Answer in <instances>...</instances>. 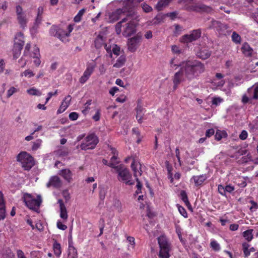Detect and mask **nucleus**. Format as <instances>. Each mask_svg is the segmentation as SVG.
I'll use <instances>...</instances> for the list:
<instances>
[{"instance_id": "nucleus-1", "label": "nucleus", "mask_w": 258, "mask_h": 258, "mask_svg": "<svg viewBox=\"0 0 258 258\" xmlns=\"http://www.w3.org/2000/svg\"><path fill=\"white\" fill-rule=\"evenodd\" d=\"M174 61V58L171 60V67L176 66L181 67L180 71L174 75L173 83L175 88L185 78L188 80L194 79L203 73L205 70L204 64L197 60L184 61L179 64L175 63Z\"/></svg>"}, {"instance_id": "nucleus-4", "label": "nucleus", "mask_w": 258, "mask_h": 258, "mask_svg": "<svg viewBox=\"0 0 258 258\" xmlns=\"http://www.w3.org/2000/svg\"><path fill=\"white\" fill-rule=\"evenodd\" d=\"M158 242L160 247L159 257L169 258L171 246L168 239L164 236H161L158 237Z\"/></svg>"}, {"instance_id": "nucleus-45", "label": "nucleus", "mask_w": 258, "mask_h": 258, "mask_svg": "<svg viewBox=\"0 0 258 258\" xmlns=\"http://www.w3.org/2000/svg\"><path fill=\"white\" fill-rule=\"evenodd\" d=\"M18 92V90L14 87H11L7 91V97L10 98L14 93Z\"/></svg>"}, {"instance_id": "nucleus-56", "label": "nucleus", "mask_w": 258, "mask_h": 258, "mask_svg": "<svg viewBox=\"0 0 258 258\" xmlns=\"http://www.w3.org/2000/svg\"><path fill=\"white\" fill-rule=\"evenodd\" d=\"M178 211L182 216L184 217H187V212L183 207L178 206Z\"/></svg>"}, {"instance_id": "nucleus-13", "label": "nucleus", "mask_w": 258, "mask_h": 258, "mask_svg": "<svg viewBox=\"0 0 258 258\" xmlns=\"http://www.w3.org/2000/svg\"><path fill=\"white\" fill-rule=\"evenodd\" d=\"M142 37L138 35L130 38L127 42L128 49L131 52L135 51L140 45Z\"/></svg>"}, {"instance_id": "nucleus-21", "label": "nucleus", "mask_w": 258, "mask_h": 258, "mask_svg": "<svg viewBox=\"0 0 258 258\" xmlns=\"http://www.w3.org/2000/svg\"><path fill=\"white\" fill-rule=\"evenodd\" d=\"M59 174L69 183H70L73 180V173L69 169L60 170Z\"/></svg>"}, {"instance_id": "nucleus-20", "label": "nucleus", "mask_w": 258, "mask_h": 258, "mask_svg": "<svg viewBox=\"0 0 258 258\" xmlns=\"http://www.w3.org/2000/svg\"><path fill=\"white\" fill-rule=\"evenodd\" d=\"M60 209V217L63 221H66L68 218V213L66 207L63 203L62 200L59 199L57 201Z\"/></svg>"}, {"instance_id": "nucleus-15", "label": "nucleus", "mask_w": 258, "mask_h": 258, "mask_svg": "<svg viewBox=\"0 0 258 258\" xmlns=\"http://www.w3.org/2000/svg\"><path fill=\"white\" fill-rule=\"evenodd\" d=\"M24 44V38L23 34L22 33H19L17 34L15 37V41L14 46H15L16 50L19 51H21Z\"/></svg>"}, {"instance_id": "nucleus-12", "label": "nucleus", "mask_w": 258, "mask_h": 258, "mask_svg": "<svg viewBox=\"0 0 258 258\" xmlns=\"http://www.w3.org/2000/svg\"><path fill=\"white\" fill-rule=\"evenodd\" d=\"M96 65L94 63H89L87 65V68L83 73V76L80 78L79 82L81 84H84L94 72Z\"/></svg>"}, {"instance_id": "nucleus-11", "label": "nucleus", "mask_w": 258, "mask_h": 258, "mask_svg": "<svg viewBox=\"0 0 258 258\" xmlns=\"http://www.w3.org/2000/svg\"><path fill=\"white\" fill-rule=\"evenodd\" d=\"M49 33L51 36L58 38L62 42L66 41L67 37L69 36V33L57 26H52L50 29Z\"/></svg>"}, {"instance_id": "nucleus-30", "label": "nucleus", "mask_w": 258, "mask_h": 258, "mask_svg": "<svg viewBox=\"0 0 258 258\" xmlns=\"http://www.w3.org/2000/svg\"><path fill=\"white\" fill-rule=\"evenodd\" d=\"M68 257L69 258H77L78 253L77 249L72 245L70 244L68 248Z\"/></svg>"}, {"instance_id": "nucleus-17", "label": "nucleus", "mask_w": 258, "mask_h": 258, "mask_svg": "<svg viewBox=\"0 0 258 258\" xmlns=\"http://www.w3.org/2000/svg\"><path fill=\"white\" fill-rule=\"evenodd\" d=\"M211 54V52L207 47H202L197 52V56L203 59L209 58Z\"/></svg>"}, {"instance_id": "nucleus-53", "label": "nucleus", "mask_w": 258, "mask_h": 258, "mask_svg": "<svg viewBox=\"0 0 258 258\" xmlns=\"http://www.w3.org/2000/svg\"><path fill=\"white\" fill-rule=\"evenodd\" d=\"M136 180L137 182V190L136 191V192L137 194L140 193L141 192V189L142 187V184L139 180L138 178H136Z\"/></svg>"}, {"instance_id": "nucleus-9", "label": "nucleus", "mask_w": 258, "mask_h": 258, "mask_svg": "<svg viewBox=\"0 0 258 258\" xmlns=\"http://www.w3.org/2000/svg\"><path fill=\"white\" fill-rule=\"evenodd\" d=\"M16 20L20 25V27L23 29L27 27L29 19L27 14L22 7L20 5L16 7Z\"/></svg>"}, {"instance_id": "nucleus-36", "label": "nucleus", "mask_w": 258, "mask_h": 258, "mask_svg": "<svg viewBox=\"0 0 258 258\" xmlns=\"http://www.w3.org/2000/svg\"><path fill=\"white\" fill-rule=\"evenodd\" d=\"M27 93L31 95L40 96L41 95L42 93L40 91L36 89L34 87L31 88L27 91Z\"/></svg>"}, {"instance_id": "nucleus-40", "label": "nucleus", "mask_w": 258, "mask_h": 258, "mask_svg": "<svg viewBox=\"0 0 258 258\" xmlns=\"http://www.w3.org/2000/svg\"><path fill=\"white\" fill-rule=\"evenodd\" d=\"M231 38L233 42L236 44H239L241 42V37L240 35L235 31L232 33Z\"/></svg>"}, {"instance_id": "nucleus-39", "label": "nucleus", "mask_w": 258, "mask_h": 258, "mask_svg": "<svg viewBox=\"0 0 258 258\" xmlns=\"http://www.w3.org/2000/svg\"><path fill=\"white\" fill-rule=\"evenodd\" d=\"M53 250L55 254L57 256H59L61 254V247L60 245L58 243H54L53 244Z\"/></svg>"}, {"instance_id": "nucleus-25", "label": "nucleus", "mask_w": 258, "mask_h": 258, "mask_svg": "<svg viewBox=\"0 0 258 258\" xmlns=\"http://www.w3.org/2000/svg\"><path fill=\"white\" fill-rule=\"evenodd\" d=\"M241 49L242 53L245 56L249 57L252 56L253 50L247 42H244L242 44Z\"/></svg>"}, {"instance_id": "nucleus-16", "label": "nucleus", "mask_w": 258, "mask_h": 258, "mask_svg": "<svg viewBox=\"0 0 258 258\" xmlns=\"http://www.w3.org/2000/svg\"><path fill=\"white\" fill-rule=\"evenodd\" d=\"M235 189L233 186L231 184H228L224 186L223 185L220 184L218 186V191L219 193L223 196H226V193H231Z\"/></svg>"}, {"instance_id": "nucleus-19", "label": "nucleus", "mask_w": 258, "mask_h": 258, "mask_svg": "<svg viewBox=\"0 0 258 258\" xmlns=\"http://www.w3.org/2000/svg\"><path fill=\"white\" fill-rule=\"evenodd\" d=\"M131 168L134 171V175L136 178H138V176L142 175L143 171L141 170V165L139 162L133 160L131 164Z\"/></svg>"}, {"instance_id": "nucleus-23", "label": "nucleus", "mask_w": 258, "mask_h": 258, "mask_svg": "<svg viewBox=\"0 0 258 258\" xmlns=\"http://www.w3.org/2000/svg\"><path fill=\"white\" fill-rule=\"evenodd\" d=\"M242 247L245 257H248L250 254L251 252H253L255 251V248L253 247H251V245L246 242L242 243Z\"/></svg>"}, {"instance_id": "nucleus-64", "label": "nucleus", "mask_w": 258, "mask_h": 258, "mask_svg": "<svg viewBox=\"0 0 258 258\" xmlns=\"http://www.w3.org/2000/svg\"><path fill=\"white\" fill-rule=\"evenodd\" d=\"M253 98L255 99H258V84L254 88Z\"/></svg>"}, {"instance_id": "nucleus-51", "label": "nucleus", "mask_w": 258, "mask_h": 258, "mask_svg": "<svg viewBox=\"0 0 258 258\" xmlns=\"http://www.w3.org/2000/svg\"><path fill=\"white\" fill-rule=\"evenodd\" d=\"M250 203L251 204V206L249 208V209L252 212L258 209V205L255 202L253 201H250Z\"/></svg>"}, {"instance_id": "nucleus-59", "label": "nucleus", "mask_w": 258, "mask_h": 258, "mask_svg": "<svg viewBox=\"0 0 258 258\" xmlns=\"http://www.w3.org/2000/svg\"><path fill=\"white\" fill-rule=\"evenodd\" d=\"M106 195V190L104 188H101L99 192V197L102 200H104Z\"/></svg>"}, {"instance_id": "nucleus-33", "label": "nucleus", "mask_w": 258, "mask_h": 258, "mask_svg": "<svg viewBox=\"0 0 258 258\" xmlns=\"http://www.w3.org/2000/svg\"><path fill=\"white\" fill-rule=\"evenodd\" d=\"M125 62V57L123 55H121L117 59L116 62L113 64V67L119 68L121 67Z\"/></svg>"}, {"instance_id": "nucleus-43", "label": "nucleus", "mask_w": 258, "mask_h": 258, "mask_svg": "<svg viewBox=\"0 0 258 258\" xmlns=\"http://www.w3.org/2000/svg\"><path fill=\"white\" fill-rule=\"evenodd\" d=\"M85 10L84 9L81 10L78 14L74 18V21L75 22H79L81 20V17L84 14Z\"/></svg>"}, {"instance_id": "nucleus-47", "label": "nucleus", "mask_w": 258, "mask_h": 258, "mask_svg": "<svg viewBox=\"0 0 258 258\" xmlns=\"http://www.w3.org/2000/svg\"><path fill=\"white\" fill-rule=\"evenodd\" d=\"M223 101V99L220 97H215L213 98L212 103L213 105L218 106Z\"/></svg>"}, {"instance_id": "nucleus-27", "label": "nucleus", "mask_w": 258, "mask_h": 258, "mask_svg": "<svg viewBox=\"0 0 258 258\" xmlns=\"http://www.w3.org/2000/svg\"><path fill=\"white\" fill-rule=\"evenodd\" d=\"M206 174H202L198 176H193L191 180H194L195 185H201L207 179Z\"/></svg>"}, {"instance_id": "nucleus-18", "label": "nucleus", "mask_w": 258, "mask_h": 258, "mask_svg": "<svg viewBox=\"0 0 258 258\" xmlns=\"http://www.w3.org/2000/svg\"><path fill=\"white\" fill-rule=\"evenodd\" d=\"M136 118L139 123H141L142 122V120L144 119V116L146 112V110L143 107L141 103L139 101L138 102V104L136 108Z\"/></svg>"}, {"instance_id": "nucleus-44", "label": "nucleus", "mask_w": 258, "mask_h": 258, "mask_svg": "<svg viewBox=\"0 0 258 258\" xmlns=\"http://www.w3.org/2000/svg\"><path fill=\"white\" fill-rule=\"evenodd\" d=\"M34 73L30 70H25L23 73L21 74V76H24L29 78H31L34 76Z\"/></svg>"}, {"instance_id": "nucleus-31", "label": "nucleus", "mask_w": 258, "mask_h": 258, "mask_svg": "<svg viewBox=\"0 0 258 258\" xmlns=\"http://www.w3.org/2000/svg\"><path fill=\"white\" fill-rule=\"evenodd\" d=\"M253 229H248L243 232V236L247 242H250L253 238Z\"/></svg>"}, {"instance_id": "nucleus-22", "label": "nucleus", "mask_w": 258, "mask_h": 258, "mask_svg": "<svg viewBox=\"0 0 258 258\" xmlns=\"http://www.w3.org/2000/svg\"><path fill=\"white\" fill-rule=\"evenodd\" d=\"M71 101V97L70 95H68L61 102V104L57 111L58 114L61 113L64 111L68 107Z\"/></svg>"}, {"instance_id": "nucleus-55", "label": "nucleus", "mask_w": 258, "mask_h": 258, "mask_svg": "<svg viewBox=\"0 0 258 258\" xmlns=\"http://www.w3.org/2000/svg\"><path fill=\"white\" fill-rule=\"evenodd\" d=\"M178 14V13L175 11L167 13L166 14V16L170 17L172 20H174L175 18H176Z\"/></svg>"}, {"instance_id": "nucleus-57", "label": "nucleus", "mask_w": 258, "mask_h": 258, "mask_svg": "<svg viewBox=\"0 0 258 258\" xmlns=\"http://www.w3.org/2000/svg\"><path fill=\"white\" fill-rule=\"evenodd\" d=\"M17 256L18 258H27L25 256L24 252L21 249H17Z\"/></svg>"}, {"instance_id": "nucleus-6", "label": "nucleus", "mask_w": 258, "mask_h": 258, "mask_svg": "<svg viewBox=\"0 0 258 258\" xmlns=\"http://www.w3.org/2000/svg\"><path fill=\"white\" fill-rule=\"evenodd\" d=\"M143 0H124L123 2V9H118L115 12L112 13V17H114L115 19H118L117 16L120 14L121 13H124L127 11L129 14L131 12H134L132 10V9L136 6Z\"/></svg>"}, {"instance_id": "nucleus-61", "label": "nucleus", "mask_w": 258, "mask_h": 258, "mask_svg": "<svg viewBox=\"0 0 258 258\" xmlns=\"http://www.w3.org/2000/svg\"><path fill=\"white\" fill-rule=\"evenodd\" d=\"M214 133L215 131L213 128L209 129L206 132V136L207 137H210L214 135Z\"/></svg>"}, {"instance_id": "nucleus-29", "label": "nucleus", "mask_w": 258, "mask_h": 258, "mask_svg": "<svg viewBox=\"0 0 258 258\" xmlns=\"http://www.w3.org/2000/svg\"><path fill=\"white\" fill-rule=\"evenodd\" d=\"M104 39L100 35L97 36L94 40V45L96 49L100 48L103 45H104Z\"/></svg>"}, {"instance_id": "nucleus-3", "label": "nucleus", "mask_w": 258, "mask_h": 258, "mask_svg": "<svg viewBox=\"0 0 258 258\" xmlns=\"http://www.w3.org/2000/svg\"><path fill=\"white\" fill-rule=\"evenodd\" d=\"M22 200L29 209L35 211H37L42 203V198L40 195H38L36 199L28 193L23 194Z\"/></svg>"}, {"instance_id": "nucleus-26", "label": "nucleus", "mask_w": 258, "mask_h": 258, "mask_svg": "<svg viewBox=\"0 0 258 258\" xmlns=\"http://www.w3.org/2000/svg\"><path fill=\"white\" fill-rule=\"evenodd\" d=\"M5 203L4 199V196L0 191V220L4 219L6 217Z\"/></svg>"}, {"instance_id": "nucleus-35", "label": "nucleus", "mask_w": 258, "mask_h": 258, "mask_svg": "<svg viewBox=\"0 0 258 258\" xmlns=\"http://www.w3.org/2000/svg\"><path fill=\"white\" fill-rule=\"evenodd\" d=\"M42 17L41 16L37 15V17L35 19L34 26L31 29V31L32 33L36 32V31L37 29L38 25L41 23V22L42 21Z\"/></svg>"}, {"instance_id": "nucleus-52", "label": "nucleus", "mask_w": 258, "mask_h": 258, "mask_svg": "<svg viewBox=\"0 0 258 258\" xmlns=\"http://www.w3.org/2000/svg\"><path fill=\"white\" fill-rule=\"evenodd\" d=\"M142 8L144 11L146 13H149L152 11V7L146 4H143Z\"/></svg>"}, {"instance_id": "nucleus-34", "label": "nucleus", "mask_w": 258, "mask_h": 258, "mask_svg": "<svg viewBox=\"0 0 258 258\" xmlns=\"http://www.w3.org/2000/svg\"><path fill=\"white\" fill-rule=\"evenodd\" d=\"M180 41L182 43H188L192 41H196V40L189 34L182 36L180 38Z\"/></svg>"}, {"instance_id": "nucleus-60", "label": "nucleus", "mask_w": 258, "mask_h": 258, "mask_svg": "<svg viewBox=\"0 0 258 258\" xmlns=\"http://www.w3.org/2000/svg\"><path fill=\"white\" fill-rule=\"evenodd\" d=\"M194 0H180L179 3L181 4L184 5L185 6H187L188 5L191 4Z\"/></svg>"}, {"instance_id": "nucleus-62", "label": "nucleus", "mask_w": 258, "mask_h": 258, "mask_svg": "<svg viewBox=\"0 0 258 258\" xmlns=\"http://www.w3.org/2000/svg\"><path fill=\"white\" fill-rule=\"evenodd\" d=\"M172 51L175 53H180L181 52V50L177 45H173L172 46Z\"/></svg>"}, {"instance_id": "nucleus-54", "label": "nucleus", "mask_w": 258, "mask_h": 258, "mask_svg": "<svg viewBox=\"0 0 258 258\" xmlns=\"http://www.w3.org/2000/svg\"><path fill=\"white\" fill-rule=\"evenodd\" d=\"M69 116V118L71 120H76L78 118V114L76 112H71V113H70Z\"/></svg>"}, {"instance_id": "nucleus-49", "label": "nucleus", "mask_w": 258, "mask_h": 258, "mask_svg": "<svg viewBox=\"0 0 258 258\" xmlns=\"http://www.w3.org/2000/svg\"><path fill=\"white\" fill-rule=\"evenodd\" d=\"M115 55H118L120 52V47L117 45L114 44L112 46V51Z\"/></svg>"}, {"instance_id": "nucleus-50", "label": "nucleus", "mask_w": 258, "mask_h": 258, "mask_svg": "<svg viewBox=\"0 0 258 258\" xmlns=\"http://www.w3.org/2000/svg\"><path fill=\"white\" fill-rule=\"evenodd\" d=\"M57 227L60 230H64L67 228V226L63 224L60 220H58L56 223Z\"/></svg>"}, {"instance_id": "nucleus-63", "label": "nucleus", "mask_w": 258, "mask_h": 258, "mask_svg": "<svg viewBox=\"0 0 258 258\" xmlns=\"http://www.w3.org/2000/svg\"><path fill=\"white\" fill-rule=\"evenodd\" d=\"M119 90L118 88L116 87H113L109 90V94L112 96H113L115 93Z\"/></svg>"}, {"instance_id": "nucleus-28", "label": "nucleus", "mask_w": 258, "mask_h": 258, "mask_svg": "<svg viewBox=\"0 0 258 258\" xmlns=\"http://www.w3.org/2000/svg\"><path fill=\"white\" fill-rule=\"evenodd\" d=\"M193 10L196 12H206L208 13L212 11V9L210 7L202 4L196 5Z\"/></svg>"}, {"instance_id": "nucleus-46", "label": "nucleus", "mask_w": 258, "mask_h": 258, "mask_svg": "<svg viewBox=\"0 0 258 258\" xmlns=\"http://www.w3.org/2000/svg\"><path fill=\"white\" fill-rule=\"evenodd\" d=\"M211 24L209 26L210 28H217L220 27L221 23L216 20H212L211 21Z\"/></svg>"}, {"instance_id": "nucleus-38", "label": "nucleus", "mask_w": 258, "mask_h": 258, "mask_svg": "<svg viewBox=\"0 0 258 258\" xmlns=\"http://www.w3.org/2000/svg\"><path fill=\"white\" fill-rule=\"evenodd\" d=\"M190 34L191 36L194 37V38L197 40H198L201 36V29H196L194 30L191 31Z\"/></svg>"}, {"instance_id": "nucleus-5", "label": "nucleus", "mask_w": 258, "mask_h": 258, "mask_svg": "<svg viewBox=\"0 0 258 258\" xmlns=\"http://www.w3.org/2000/svg\"><path fill=\"white\" fill-rule=\"evenodd\" d=\"M116 172L118 174V179L128 185H133L134 182L132 181V175L128 170L122 165H118L115 167Z\"/></svg>"}, {"instance_id": "nucleus-24", "label": "nucleus", "mask_w": 258, "mask_h": 258, "mask_svg": "<svg viewBox=\"0 0 258 258\" xmlns=\"http://www.w3.org/2000/svg\"><path fill=\"white\" fill-rule=\"evenodd\" d=\"M112 154H113L112 157L111 158L110 162L109 163L108 166L114 168L116 167V165L118 163V161L117 160L118 156V152L115 149H111Z\"/></svg>"}, {"instance_id": "nucleus-37", "label": "nucleus", "mask_w": 258, "mask_h": 258, "mask_svg": "<svg viewBox=\"0 0 258 258\" xmlns=\"http://www.w3.org/2000/svg\"><path fill=\"white\" fill-rule=\"evenodd\" d=\"M180 197H181V200L185 203L186 206H190V203L188 200L187 194L184 190H182L180 192Z\"/></svg>"}, {"instance_id": "nucleus-58", "label": "nucleus", "mask_w": 258, "mask_h": 258, "mask_svg": "<svg viewBox=\"0 0 258 258\" xmlns=\"http://www.w3.org/2000/svg\"><path fill=\"white\" fill-rule=\"evenodd\" d=\"M223 133L219 131H217L215 135V138L217 141H220L223 137Z\"/></svg>"}, {"instance_id": "nucleus-8", "label": "nucleus", "mask_w": 258, "mask_h": 258, "mask_svg": "<svg viewBox=\"0 0 258 258\" xmlns=\"http://www.w3.org/2000/svg\"><path fill=\"white\" fill-rule=\"evenodd\" d=\"M98 137L94 134H91L84 139L83 142L80 145V148L83 150L93 149L98 143Z\"/></svg>"}, {"instance_id": "nucleus-32", "label": "nucleus", "mask_w": 258, "mask_h": 258, "mask_svg": "<svg viewBox=\"0 0 258 258\" xmlns=\"http://www.w3.org/2000/svg\"><path fill=\"white\" fill-rule=\"evenodd\" d=\"M169 2V0H160L156 5V9L158 11H160L162 10L164 7L167 6Z\"/></svg>"}, {"instance_id": "nucleus-2", "label": "nucleus", "mask_w": 258, "mask_h": 258, "mask_svg": "<svg viewBox=\"0 0 258 258\" xmlns=\"http://www.w3.org/2000/svg\"><path fill=\"white\" fill-rule=\"evenodd\" d=\"M138 16L135 12H131L121 19L115 25V30L117 34L122 33L125 37H128L136 32Z\"/></svg>"}, {"instance_id": "nucleus-48", "label": "nucleus", "mask_w": 258, "mask_h": 258, "mask_svg": "<svg viewBox=\"0 0 258 258\" xmlns=\"http://www.w3.org/2000/svg\"><path fill=\"white\" fill-rule=\"evenodd\" d=\"M248 133L246 131L243 130L239 135V138L241 140H245L247 139Z\"/></svg>"}, {"instance_id": "nucleus-7", "label": "nucleus", "mask_w": 258, "mask_h": 258, "mask_svg": "<svg viewBox=\"0 0 258 258\" xmlns=\"http://www.w3.org/2000/svg\"><path fill=\"white\" fill-rule=\"evenodd\" d=\"M17 161L21 163L22 167L26 170H29L34 165L33 158L25 152L18 155Z\"/></svg>"}, {"instance_id": "nucleus-42", "label": "nucleus", "mask_w": 258, "mask_h": 258, "mask_svg": "<svg viewBox=\"0 0 258 258\" xmlns=\"http://www.w3.org/2000/svg\"><path fill=\"white\" fill-rule=\"evenodd\" d=\"M211 248L215 251L220 250L221 247L219 244L215 240H212L210 243Z\"/></svg>"}, {"instance_id": "nucleus-14", "label": "nucleus", "mask_w": 258, "mask_h": 258, "mask_svg": "<svg viewBox=\"0 0 258 258\" xmlns=\"http://www.w3.org/2000/svg\"><path fill=\"white\" fill-rule=\"evenodd\" d=\"M62 182L59 177L57 176H51L46 184L48 188L52 187L54 188H59L61 187Z\"/></svg>"}, {"instance_id": "nucleus-10", "label": "nucleus", "mask_w": 258, "mask_h": 258, "mask_svg": "<svg viewBox=\"0 0 258 258\" xmlns=\"http://www.w3.org/2000/svg\"><path fill=\"white\" fill-rule=\"evenodd\" d=\"M30 46L31 45L30 43H27L26 44L24 52V55L29 56L31 57L35 58L34 63L36 66H39L41 63V60L39 58V56H40L39 49L36 46H34L33 48L32 51L30 52Z\"/></svg>"}, {"instance_id": "nucleus-41", "label": "nucleus", "mask_w": 258, "mask_h": 258, "mask_svg": "<svg viewBox=\"0 0 258 258\" xmlns=\"http://www.w3.org/2000/svg\"><path fill=\"white\" fill-rule=\"evenodd\" d=\"M113 205H114L115 209L116 210H117V211L118 212L120 213L122 211L121 204V202L119 200H115L114 201Z\"/></svg>"}]
</instances>
